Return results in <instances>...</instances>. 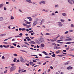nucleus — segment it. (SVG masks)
I'll use <instances>...</instances> for the list:
<instances>
[{
  "label": "nucleus",
  "instance_id": "obj_1",
  "mask_svg": "<svg viewBox=\"0 0 74 74\" xmlns=\"http://www.w3.org/2000/svg\"><path fill=\"white\" fill-rule=\"evenodd\" d=\"M16 69V67L15 66H14L10 69V71L12 72L13 71H14Z\"/></svg>",
  "mask_w": 74,
  "mask_h": 74
},
{
  "label": "nucleus",
  "instance_id": "obj_2",
  "mask_svg": "<svg viewBox=\"0 0 74 74\" xmlns=\"http://www.w3.org/2000/svg\"><path fill=\"white\" fill-rule=\"evenodd\" d=\"M20 60L23 63H25V62H26L25 60H24V59H23V58L22 57L20 58Z\"/></svg>",
  "mask_w": 74,
  "mask_h": 74
},
{
  "label": "nucleus",
  "instance_id": "obj_3",
  "mask_svg": "<svg viewBox=\"0 0 74 74\" xmlns=\"http://www.w3.org/2000/svg\"><path fill=\"white\" fill-rule=\"evenodd\" d=\"M58 25L59 26V27H62L63 26V24L62 23L60 22H59L58 23Z\"/></svg>",
  "mask_w": 74,
  "mask_h": 74
},
{
  "label": "nucleus",
  "instance_id": "obj_4",
  "mask_svg": "<svg viewBox=\"0 0 74 74\" xmlns=\"http://www.w3.org/2000/svg\"><path fill=\"white\" fill-rule=\"evenodd\" d=\"M39 40L40 42H43L44 41V38H41L39 39Z\"/></svg>",
  "mask_w": 74,
  "mask_h": 74
},
{
  "label": "nucleus",
  "instance_id": "obj_5",
  "mask_svg": "<svg viewBox=\"0 0 74 74\" xmlns=\"http://www.w3.org/2000/svg\"><path fill=\"white\" fill-rule=\"evenodd\" d=\"M37 23H38L37 21H35L34 22L33 24V26H36V25L37 24Z\"/></svg>",
  "mask_w": 74,
  "mask_h": 74
},
{
  "label": "nucleus",
  "instance_id": "obj_6",
  "mask_svg": "<svg viewBox=\"0 0 74 74\" xmlns=\"http://www.w3.org/2000/svg\"><path fill=\"white\" fill-rule=\"evenodd\" d=\"M50 40L52 42H54V41H56L57 40L56 38H54L53 39H50Z\"/></svg>",
  "mask_w": 74,
  "mask_h": 74
},
{
  "label": "nucleus",
  "instance_id": "obj_7",
  "mask_svg": "<svg viewBox=\"0 0 74 74\" xmlns=\"http://www.w3.org/2000/svg\"><path fill=\"white\" fill-rule=\"evenodd\" d=\"M67 70H72L73 69V67L71 66H68L67 67Z\"/></svg>",
  "mask_w": 74,
  "mask_h": 74
},
{
  "label": "nucleus",
  "instance_id": "obj_8",
  "mask_svg": "<svg viewBox=\"0 0 74 74\" xmlns=\"http://www.w3.org/2000/svg\"><path fill=\"white\" fill-rule=\"evenodd\" d=\"M29 44H36V42L33 41H31L29 42Z\"/></svg>",
  "mask_w": 74,
  "mask_h": 74
},
{
  "label": "nucleus",
  "instance_id": "obj_9",
  "mask_svg": "<svg viewBox=\"0 0 74 74\" xmlns=\"http://www.w3.org/2000/svg\"><path fill=\"white\" fill-rule=\"evenodd\" d=\"M27 2H28L29 3H32V2L31 0H26Z\"/></svg>",
  "mask_w": 74,
  "mask_h": 74
},
{
  "label": "nucleus",
  "instance_id": "obj_10",
  "mask_svg": "<svg viewBox=\"0 0 74 74\" xmlns=\"http://www.w3.org/2000/svg\"><path fill=\"white\" fill-rule=\"evenodd\" d=\"M4 20V18L3 17H0V21H3Z\"/></svg>",
  "mask_w": 74,
  "mask_h": 74
},
{
  "label": "nucleus",
  "instance_id": "obj_11",
  "mask_svg": "<svg viewBox=\"0 0 74 74\" xmlns=\"http://www.w3.org/2000/svg\"><path fill=\"white\" fill-rule=\"evenodd\" d=\"M54 49H60V47H57V46H55L54 47Z\"/></svg>",
  "mask_w": 74,
  "mask_h": 74
},
{
  "label": "nucleus",
  "instance_id": "obj_12",
  "mask_svg": "<svg viewBox=\"0 0 74 74\" xmlns=\"http://www.w3.org/2000/svg\"><path fill=\"white\" fill-rule=\"evenodd\" d=\"M4 5V3H1L0 4V8H1Z\"/></svg>",
  "mask_w": 74,
  "mask_h": 74
},
{
  "label": "nucleus",
  "instance_id": "obj_13",
  "mask_svg": "<svg viewBox=\"0 0 74 74\" xmlns=\"http://www.w3.org/2000/svg\"><path fill=\"white\" fill-rule=\"evenodd\" d=\"M3 47H4V48H8V47H10V46L9 45L5 46V45H3Z\"/></svg>",
  "mask_w": 74,
  "mask_h": 74
},
{
  "label": "nucleus",
  "instance_id": "obj_14",
  "mask_svg": "<svg viewBox=\"0 0 74 74\" xmlns=\"http://www.w3.org/2000/svg\"><path fill=\"white\" fill-rule=\"evenodd\" d=\"M60 39H62V38H64V36H60Z\"/></svg>",
  "mask_w": 74,
  "mask_h": 74
},
{
  "label": "nucleus",
  "instance_id": "obj_15",
  "mask_svg": "<svg viewBox=\"0 0 74 74\" xmlns=\"http://www.w3.org/2000/svg\"><path fill=\"white\" fill-rule=\"evenodd\" d=\"M68 1L69 2V4H73V3L72 2H71V1H70V0H68Z\"/></svg>",
  "mask_w": 74,
  "mask_h": 74
},
{
  "label": "nucleus",
  "instance_id": "obj_16",
  "mask_svg": "<svg viewBox=\"0 0 74 74\" xmlns=\"http://www.w3.org/2000/svg\"><path fill=\"white\" fill-rule=\"evenodd\" d=\"M40 47H45V45H44V44L42 43L41 44Z\"/></svg>",
  "mask_w": 74,
  "mask_h": 74
},
{
  "label": "nucleus",
  "instance_id": "obj_17",
  "mask_svg": "<svg viewBox=\"0 0 74 74\" xmlns=\"http://www.w3.org/2000/svg\"><path fill=\"white\" fill-rule=\"evenodd\" d=\"M69 63L70 62L69 61L65 63L64 64H65V65H67V64H69Z\"/></svg>",
  "mask_w": 74,
  "mask_h": 74
},
{
  "label": "nucleus",
  "instance_id": "obj_18",
  "mask_svg": "<svg viewBox=\"0 0 74 74\" xmlns=\"http://www.w3.org/2000/svg\"><path fill=\"white\" fill-rule=\"evenodd\" d=\"M44 22V19H43L40 22V23H41V24H42V23Z\"/></svg>",
  "mask_w": 74,
  "mask_h": 74
},
{
  "label": "nucleus",
  "instance_id": "obj_19",
  "mask_svg": "<svg viewBox=\"0 0 74 74\" xmlns=\"http://www.w3.org/2000/svg\"><path fill=\"white\" fill-rule=\"evenodd\" d=\"M6 36V34H1L0 35V36Z\"/></svg>",
  "mask_w": 74,
  "mask_h": 74
},
{
  "label": "nucleus",
  "instance_id": "obj_20",
  "mask_svg": "<svg viewBox=\"0 0 74 74\" xmlns=\"http://www.w3.org/2000/svg\"><path fill=\"white\" fill-rule=\"evenodd\" d=\"M21 37V36H20L19 35H18V36H15V38H17L18 37Z\"/></svg>",
  "mask_w": 74,
  "mask_h": 74
},
{
  "label": "nucleus",
  "instance_id": "obj_21",
  "mask_svg": "<svg viewBox=\"0 0 74 74\" xmlns=\"http://www.w3.org/2000/svg\"><path fill=\"white\" fill-rule=\"evenodd\" d=\"M62 15L63 16H66V14L65 13H63L62 14Z\"/></svg>",
  "mask_w": 74,
  "mask_h": 74
},
{
  "label": "nucleus",
  "instance_id": "obj_22",
  "mask_svg": "<svg viewBox=\"0 0 74 74\" xmlns=\"http://www.w3.org/2000/svg\"><path fill=\"white\" fill-rule=\"evenodd\" d=\"M60 53V50H58V51H56V53L58 54L59 53Z\"/></svg>",
  "mask_w": 74,
  "mask_h": 74
},
{
  "label": "nucleus",
  "instance_id": "obj_23",
  "mask_svg": "<svg viewBox=\"0 0 74 74\" xmlns=\"http://www.w3.org/2000/svg\"><path fill=\"white\" fill-rule=\"evenodd\" d=\"M33 30H31L29 31L28 32V33H33Z\"/></svg>",
  "mask_w": 74,
  "mask_h": 74
},
{
  "label": "nucleus",
  "instance_id": "obj_24",
  "mask_svg": "<svg viewBox=\"0 0 74 74\" xmlns=\"http://www.w3.org/2000/svg\"><path fill=\"white\" fill-rule=\"evenodd\" d=\"M10 18L11 19H14V16H12Z\"/></svg>",
  "mask_w": 74,
  "mask_h": 74
},
{
  "label": "nucleus",
  "instance_id": "obj_25",
  "mask_svg": "<svg viewBox=\"0 0 74 74\" xmlns=\"http://www.w3.org/2000/svg\"><path fill=\"white\" fill-rule=\"evenodd\" d=\"M16 58H14L13 61H14V62H16Z\"/></svg>",
  "mask_w": 74,
  "mask_h": 74
},
{
  "label": "nucleus",
  "instance_id": "obj_26",
  "mask_svg": "<svg viewBox=\"0 0 74 74\" xmlns=\"http://www.w3.org/2000/svg\"><path fill=\"white\" fill-rule=\"evenodd\" d=\"M71 39H66L65 41H71Z\"/></svg>",
  "mask_w": 74,
  "mask_h": 74
},
{
  "label": "nucleus",
  "instance_id": "obj_27",
  "mask_svg": "<svg viewBox=\"0 0 74 74\" xmlns=\"http://www.w3.org/2000/svg\"><path fill=\"white\" fill-rule=\"evenodd\" d=\"M26 23V24H27V25H29V24H30V23H31V22H26L25 23Z\"/></svg>",
  "mask_w": 74,
  "mask_h": 74
},
{
  "label": "nucleus",
  "instance_id": "obj_28",
  "mask_svg": "<svg viewBox=\"0 0 74 74\" xmlns=\"http://www.w3.org/2000/svg\"><path fill=\"white\" fill-rule=\"evenodd\" d=\"M63 41L62 40H57V42H59L60 41Z\"/></svg>",
  "mask_w": 74,
  "mask_h": 74
},
{
  "label": "nucleus",
  "instance_id": "obj_29",
  "mask_svg": "<svg viewBox=\"0 0 74 74\" xmlns=\"http://www.w3.org/2000/svg\"><path fill=\"white\" fill-rule=\"evenodd\" d=\"M18 73H20V74H21V73H22V72L21 71V70H18Z\"/></svg>",
  "mask_w": 74,
  "mask_h": 74
},
{
  "label": "nucleus",
  "instance_id": "obj_30",
  "mask_svg": "<svg viewBox=\"0 0 74 74\" xmlns=\"http://www.w3.org/2000/svg\"><path fill=\"white\" fill-rule=\"evenodd\" d=\"M52 45H55V46H56V44H55L54 43H53L52 44Z\"/></svg>",
  "mask_w": 74,
  "mask_h": 74
},
{
  "label": "nucleus",
  "instance_id": "obj_31",
  "mask_svg": "<svg viewBox=\"0 0 74 74\" xmlns=\"http://www.w3.org/2000/svg\"><path fill=\"white\" fill-rule=\"evenodd\" d=\"M22 31H25V30H26V29L25 28H22Z\"/></svg>",
  "mask_w": 74,
  "mask_h": 74
},
{
  "label": "nucleus",
  "instance_id": "obj_32",
  "mask_svg": "<svg viewBox=\"0 0 74 74\" xmlns=\"http://www.w3.org/2000/svg\"><path fill=\"white\" fill-rule=\"evenodd\" d=\"M23 25L24 26H27V25L25 23L23 24Z\"/></svg>",
  "mask_w": 74,
  "mask_h": 74
},
{
  "label": "nucleus",
  "instance_id": "obj_33",
  "mask_svg": "<svg viewBox=\"0 0 74 74\" xmlns=\"http://www.w3.org/2000/svg\"><path fill=\"white\" fill-rule=\"evenodd\" d=\"M32 25H29L27 26V27H31Z\"/></svg>",
  "mask_w": 74,
  "mask_h": 74
},
{
  "label": "nucleus",
  "instance_id": "obj_34",
  "mask_svg": "<svg viewBox=\"0 0 74 74\" xmlns=\"http://www.w3.org/2000/svg\"><path fill=\"white\" fill-rule=\"evenodd\" d=\"M68 33H69V31H66V32L64 34H68Z\"/></svg>",
  "mask_w": 74,
  "mask_h": 74
},
{
  "label": "nucleus",
  "instance_id": "obj_35",
  "mask_svg": "<svg viewBox=\"0 0 74 74\" xmlns=\"http://www.w3.org/2000/svg\"><path fill=\"white\" fill-rule=\"evenodd\" d=\"M42 3L43 4H45V2L44 1H42Z\"/></svg>",
  "mask_w": 74,
  "mask_h": 74
},
{
  "label": "nucleus",
  "instance_id": "obj_36",
  "mask_svg": "<svg viewBox=\"0 0 74 74\" xmlns=\"http://www.w3.org/2000/svg\"><path fill=\"white\" fill-rule=\"evenodd\" d=\"M60 21H61V22H64V20L61 19L60 20Z\"/></svg>",
  "mask_w": 74,
  "mask_h": 74
},
{
  "label": "nucleus",
  "instance_id": "obj_37",
  "mask_svg": "<svg viewBox=\"0 0 74 74\" xmlns=\"http://www.w3.org/2000/svg\"><path fill=\"white\" fill-rule=\"evenodd\" d=\"M45 34V35H49V34H50L49 33H47L46 34Z\"/></svg>",
  "mask_w": 74,
  "mask_h": 74
},
{
  "label": "nucleus",
  "instance_id": "obj_38",
  "mask_svg": "<svg viewBox=\"0 0 74 74\" xmlns=\"http://www.w3.org/2000/svg\"><path fill=\"white\" fill-rule=\"evenodd\" d=\"M13 55L14 56H17V55L16 54H14Z\"/></svg>",
  "mask_w": 74,
  "mask_h": 74
},
{
  "label": "nucleus",
  "instance_id": "obj_39",
  "mask_svg": "<svg viewBox=\"0 0 74 74\" xmlns=\"http://www.w3.org/2000/svg\"><path fill=\"white\" fill-rule=\"evenodd\" d=\"M44 54L46 55H48V54L46 52V53H44Z\"/></svg>",
  "mask_w": 74,
  "mask_h": 74
},
{
  "label": "nucleus",
  "instance_id": "obj_40",
  "mask_svg": "<svg viewBox=\"0 0 74 74\" xmlns=\"http://www.w3.org/2000/svg\"><path fill=\"white\" fill-rule=\"evenodd\" d=\"M60 35H58V36H57V37L56 38H58L59 37H60Z\"/></svg>",
  "mask_w": 74,
  "mask_h": 74
},
{
  "label": "nucleus",
  "instance_id": "obj_41",
  "mask_svg": "<svg viewBox=\"0 0 74 74\" xmlns=\"http://www.w3.org/2000/svg\"><path fill=\"white\" fill-rule=\"evenodd\" d=\"M19 35H20V36H23V34H22V33H21L19 34Z\"/></svg>",
  "mask_w": 74,
  "mask_h": 74
},
{
  "label": "nucleus",
  "instance_id": "obj_42",
  "mask_svg": "<svg viewBox=\"0 0 74 74\" xmlns=\"http://www.w3.org/2000/svg\"><path fill=\"white\" fill-rule=\"evenodd\" d=\"M31 36H33V34H34V33H31Z\"/></svg>",
  "mask_w": 74,
  "mask_h": 74
},
{
  "label": "nucleus",
  "instance_id": "obj_43",
  "mask_svg": "<svg viewBox=\"0 0 74 74\" xmlns=\"http://www.w3.org/2000/svg\"><path fill=\"white\" fill-rule=\"evenodd\" d=\"M7 70H6L4 71V73H6V74H7Z\"/></svg>",
  "mask_w": 74,
  "mask_h": 74
},
{
  "label": "nucleus",
  "instance_id": "obj_44",
  "mask_svg": "<svg viewBox=\"0 0 74 74\" xmlns=\"http://www.w3.org/2000/svg\"><path fill=\"white\" fill-rule=\"evenodd\" d=\"M4 10L5 11H6V10H7V8H5V7H4Z\"/></svg>",
  "mask_w": 74,
  "mask_h": 74
},
{
  "label": "nucleus",
  "instance_id": "obj_45",
  "mask_svg": "<svg viewBox=\"0 0 74 74\" xmlns=\"http://www.w3.org/2000/svg\"><path fill=\"white\" fill-rule=\"evenodd\" d=\"M38 20H39V19H38V18H36V21H38Z\"/></svg>",
  "mask_w": 74,
  "mask_h": 74
},
{
  "label": "nucleus",
  "instance_id": "obj_46",
  "mask_svg": "<svg viewBox=\"0 0 74 74\" xmlns=\"http://www.w3.org/2000/svg\"><path fill=\"white\" fill-rule=\"evenodd\" d=\"M45 58H51L48 57V56H46V57H45Z\"/></svg>",
  "mask_w": 74,
  "mask_h": 74
},
{
  "label": "nucleus",
  "instance_id": "obj_47",
  "mask_svg": "<svg viewBox=\"0 0 74 74\" xmlns=\"http://www.w3.org/2000/svg\"><path fill=\"white\" fill-rule=\"evenodd\" d=\"M69 32H73V30H69Z\"/></svg>",
  "mask_w": 74,
  "mask_h": 74
},
{
  "label": "nucleus",
  "instance_id": "obj_48",
  "mask_svg": "<svg viewBox=\"0 0 74 74\" xmlns=\"http://www.w3.org/2000/svg\"><path fill=\"white\" fill-rule=\"evenodd\" d=\"M25 64L26 65V66H29V64H28L26 63Z\"/></svg>",
  "mask_w": 74,
  "mask_h": 74
},
{
  "label": "nucleus",
  "instance_id": "obj_49",
  "mask_svg": "<svg viewBox=\"0 0 74 74\" xmlns=\"http://www.w3.org/2000/svg\"><path fill=\"white\" fill-rule=\"evenodd\" d=\"M2 59H5V57H4V56H3L2 57Z\"/></svg>",
  "mask_w": 74,
  "mask_h": 74
},
{
  "label": "nucleus",
  "instance_id": "obj_50",
  "mask_svg": "<svg viewBox=\"0 0 74 74\" xmlns=\"http://www.w3.org/2000/svg\"><path fill=\"white\" fill-rule=\"evenodd\" d=\"M55 7L56 8V7H59V5H56L55 6Z\"/></svg>",
  "mask_w": 74,
  "mask_h": 74
},
{
  "label": "nucleus",
  "instance_id": "obj_51",
  "mask_svg": "<svg viewBox=\"0 0 74 74\" xmlns=\"http://www.w3.org/2000/svg\"><path fill=\"white\" fill-rule=\"evenodd\" d=\"M35 4H36V2H33L32 3V4H33V5H34Z\"/></svg>",
  "mask_w": 74,
  "mask_h": 74
},
{
  "label": "nucleus",
  "instance_id": "obj_52",
  "mask_svg": "<svg viewBox=\"0 0 74 74\" xmlns=\"http://www.w3.org/2000/svg\"><path fill=\"white\" fill-rule=\"evenodd\" d=\"M70 48H69V47H68L66 49V50H69V49Z\"/></svg>",
  "mask_w": 74,
  "mask_h": 74
},
{
  "label": "nucleus",
  "instance_id": "obj_53",
  "mask_svg": "<svg viewBox=\"0 0 74 74\" xmlns=\"http://www.w3.org/2000/svg\"><path fill=\"white\" fill-rule=\"evenodd\" d=\"M29 21H32V18H31L29 20Z\"/></svg>",
  "mask_w": 74,
  "mask_h": 74
},
{
  "label": "nucleus",
  "instance_id": "obj_54",
  "mask_svg": "<svg viewBox=\"0 0 74 74\" xmlns=\"http://www.w3.org/2000/svg\"><path fill=\"white\" fill-rule=\"evenodd\" d=\"M23 46H24V47H26V48H27V46H26V45H23Z\"/></svg>",
  "mask_w": 74,
  "mask_h": 74
},
{
  "label": "nucleus",
  "instance_id": "obj_55",
  "mask_svg": "<svg viewBox=\"0 0 74 74\" xmlns=\"http://www.w3.org/2000/svg\"><path fill=\"white\" fill-rule=\"evenodd\" d=\"M18 11H19V12H22V10H21V9H19Z\"/></svg>",
  "mask_w": 74,
  "mask_h": 74
},
{
  "label": "nucleus",
  "instance_id": "obj_56",
  "mask_svg": "<svg viewBox=\"0 0 74 74\" xmlns=\"http://www.w3.org/2000/svg\"><path fill=\"white\" fill-rule=\"evenodd\" d=\"M27 41H31V39H30V38H28V39H27Z\"/></svg>",
  "mask_w": 74,
  "mask_h": 74
},
{
  "label": "nucleus",
  "instance_id": "obj_57",
  "mask_svg": "<svg viewBox=\"0 0 74 74\" xmlns=\"http://www.w3.org/2000/svg\"><path fill=\"white\" fill-rule=\"evenodd\" d=\"M50 68L51 69H52V70H53V68L52 66H50Z\"/></svg>",
  "mask_w": 74,
  "mask_h": 74
},
{
  "label": "nucleus",
  "instance_id": "obj_58",
  "mask_svg": "<svg viewBox=\"0 0 74 74\" xmlns=\"http://www.w3.org/2000/svg\"><path fill=\"white\" fill-rule=\"evenodd\" d=\"M64 56V55L63 54H62L61 55V57H62V56Z\"/></svg>",
  "mask_w": 74,
  "mask_h": 74
},
{
  "label": "nucleus",
  "instance_id": "obj_59",
  "mask_svg": "<svg viewBox=\"0 0 74 74\" xmlns=\"http://www.w3.org/2000/svg\"><path fill=\"white\" fill-rule=\"evenodd\" d=\"M33 62H30V64H31V65L32 64H33Z\"/></svg>",
  "mask_w": 74,
  "mask_h": 74
},
{
  "label": "nucleus",
  "instance_id": "obj_60",
  "mask_svg": "<svg viewBox=\"0 0 74 74\" xmlns=\"http://www.w3.org/2000/svg\"><path fill=\"white\" fill-rule=\"evenodd\" d=\"M33 62H37V61L35 60H33Z\"/></svg>",
  "mask_w": 74,
  "mask_h": 74
},
{
  "label": "nucleus",
  "instance_id": "obj_61",
  "mask_svg": "<svg viewBox=\"0 0 74 74\" xmlns=\"http://www.w3.org/2000/svg\"><path fill=\"white\" fill-rule=\"evenodd\" d=\"M6 4H9V2H6Z\"/></svg>",
  "mask_w": 74,
  "mask_h": 74
},
{
  "label": "nucleus",
  "instance_id": "obj_62",
  "mask_svg": "<svg viewBox=\"0 0 74 74\" xmlns=\"http://www.w3.org/2000/svg\"><path fill=\"white\" fill-rule=\"evenodd\" d=\"M27 63L28 64H30V62L29 61H27Z\"/></svg>",
  "mask_w": 74,
  "mask_h": 74
},
{
  "label": "nucleus",
  "instance_id": "obj_63",
  "mask_svg": "<svg viewBox=\"0 0 74 74\" xmlns=\"http://www.w3.org/2000/svg\"><path fill=\"white\" fill-rule=\"evenodd\" d=\"M10 26H11V25H10L9 26H8V29H10Z\"/></svg>",
  "mask_w": 74,
  "mask_h": 74
},
{
  "label": "nucleus",
  "instance_id": "obj_64",
  "mask_svg": "<svg viewBox=\"0 0 74 74\" xmlns=\"http://www.w3.org/2000/svg\"><path fill=\"white\" fill-rule=\"evenodd\" d=\"M0 48H3V45H1L0 46Z\"/></svg>",
  "mask_w": 74,
  "mask_h": 74
}]
</instances>
